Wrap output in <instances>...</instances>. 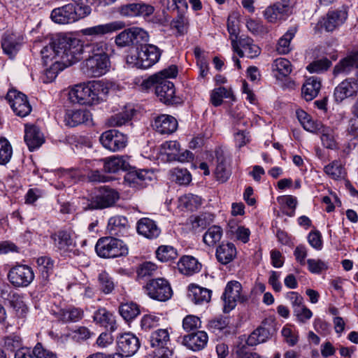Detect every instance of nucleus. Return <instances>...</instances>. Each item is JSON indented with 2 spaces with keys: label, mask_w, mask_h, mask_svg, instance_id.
Segmentation results:
<instances>
[{
  "label": "nucleus",
  "mask_w": 358,
  "mask_h": 358,
  "mask_svg": "<svg viewBox=\"0 0 358 358\" xmlns=\"http://www.w3.org/2000/svg\"><path fill=\"white\" fill-rule=\"evenodd\" d=\"M115 43L120 48L128 47L133 45L132 27L125 29L115 38Z\"/></svg>",
  "instance_id": "56"
},
{
  "label": "nucleus",
  "mask_w": 358,
  "mask_h": 358,
  "mask_svg": "<svg viewBox=\"0 0 358 358\" xmlns=\"http://www.w3.org/2000/svg\"><path fill=\"white\" fill-rule=\"evenodd\" d=\"M215 256L222 264L230 263L236 256V248L232 243H222L216 249Z\"/></svg>",
  "instance_id": "31"
},
{
  "label": "nucleus",
  "mask_w": 358,
  "mask_h": 358,
  "mask_svg": "<svg viewBox=\"0 0 358 358\" xmlns=\"http://www.w3.org/2000/svg\"><path fill=\"white\" fill-rule=\"evenodd\" d=\"M122 317L127 321L134 319L140 313L138 306L133 302L122 304L119 308Z\"/></svg>",
  "instance_id": "49"
},
{
  "label": "nucleus",
  "mask_w": 358,
  "mask_h": 358,
  "mask_svg": "<svg viewBox=\"0 0 358 358\" xmlns=\"http://www.w3.org/2000/svg\"><path fill=\"white\" fill-rule=\"evenodd\" d=\"M292 12L290 0H280L268 6L264 11V16L268 22L274 23L289 15Z\"/></svg>",
  "instance_id": "18"
},
{
  "label": "nucleus",
  "mask_w": 358,
  "mask_h": 358,
  "mask_svg": "<svg viewBox=\"0 0 358 358\" xmlns=\"http://www.w3.org/2000/svg\"><path fill=\"white\" fill-rule=\"evenodd\" d=\"M215 157L217 159V166L215 174L217 180L224 182H226L231 176V170L227 164L226 157L222 149L215 150Z\"/></svg>",
  "instance_id": "28"
},
{
  "label": "nucleus",
  "mask_w": 358,
  "mask_h": 358,
  "mask_svg": "<svg viewBox=\"0 0 358 358\" xmlns=\"http://www.w3.org/2000/svg\"><path fill=\"white\" fill-rule=\"evenodd\" d=\"M133 45H139L140 48L141 45L148 44L150 40V36L147 31L143 28L138 27H133Z\"/></svg>",
  "instance_id": "57"
},
{
  "label": "nucleus",
  "mask_w": 358,
  "mask_h": 358,
  "mask_svg": "<svg viewBox=\"0 0 358 358\" xmlns=\"http://www.w3.org/2000/svg\"><path fill=\"white\" fill-rule=\"evenodd\" d=\"M108 45L103 40L83 43L76 38H57L41 50L43 64L47 66L45 82L52 81L59 72L80 60L83 52L89 57H108Z\"/></svg>",
  "instance_id": "1"
},
{
  "label": "nucleus",
  "mask_w": 358,
  "mask_h": 358,
  "mask_svg": "<svg viewBox=\"0 0 358 358\" xmlns=\"http://www.w3.org/2000/svg\"><path fill=\"white\" fill-rule=\"evenodd\" d=\"M33 354L35 358H57L56 353L44 348L40 343H37L34 347Z\"/></svg>",
  "instance_id": "64"
},
{
  "label": "nucleus",
  "mask_w": 358,
  "mask_h": 358,
  "mask_svg": "<svg viewBox=\"0 0 358 358\" xmlns=\"http://www.w3.org/2000/svg\"><path fill=\"white\" fill-rule=\"evenodd\" d=\"M61 320L64 322H76L83 317V310L79 308L62 309L59 313Z\"/></svg>",
  "instance_id": "45"
},
{
  "label": "nucleus",
  "mask_w": 358,
  "mask_h": 358,
  "mask_svg": "<svg viewBox=\"0 0 358 358\" xmlns=\"http://www.w3.org/2000/svg\"><path fill=\"white\" fill-rule=\"evenodd\" d=\"M24 141L29 150L33 151L44 143V137L40 129L34 125H26Z\"/></svg>",
  "instance_id": "25"
},
{
  "label": "nucleus",
  "mask_w": 358,
  "mask_h": 358,
  "mask_svg": "<svg viewBox=\"0 0 358 358\" xmlns=\"http://www.w3.org/2000/svg\"><path fill=\"white\" fill-rule=\"evenodd\" d=\"M296 32L295 27L289 28L279 39L277 50L280 54H287L290 51V42Z\"/></svg>",
  "instance_id": "46"
},
{
  "label": "nucleus",
  "mask_w": 358,
  "mask_h": 358,
  "mask_svg": "<svg viewBox=\"0 0 358 358\" xmlns=\"http://www.w3.org/2000/svg\"><path fill=\"white\" fill-rule=\"evenodd\" d=\"M84 17V15L73 3L56 8L51 13L52 20L58 24H69Z\"/></svg>",
  "instance_id": "9"
},
{
  "label": "nucleus",
  "mask_w": 358,
  "mask_h": 358,
  "mask_svg": "<svg viewBox=\"0 0 358 358\" xmlns=\"http://www.w3.org/2000/svg\"><path fill=\"white\" fill-rule=\"evenodd\" d=\"M108 87L103 82L94 80L87 84H80L71 89L69 99L73 103L94 105L106 98Z\"/></svg>",
  "instance_id": "2"
},
{
  "label": "nucleus",
  "mask_w": 358,
  "mask_h": 358,
  "mask_svg": "<svg viewBox=\"0 0 358 358\" xmlns=\"http://www.w3.org/2000/svg\"><path fill=\"white\" fill-rule=\"evenodd\" d=\"M227 30L230 35L231 46L233 50L236 52L240 57H243V51L240 48L238 43V20L235 15H229L227 19Z\"/></svg>",
  "instance_id": "33"
},
{
  "label": "nucleus",
  "mask_w": 358,
  "mask_h": 358,
  "mask_svg": "<svg viewBox=\"0 0 358 358\" xmlns=\"http://www.w3.org/2000/svg\"><path fill=\"white\" fill-rule=\"evenodd\" d=\"M320 88V80L317 77H310L302 87V95L306 101H312L317 96Z\"/></svg>",
  "instance_id": "37"
},
{
  "label": "nucleus",
  "mask_w": 358,
  "mask_h": 358,
  "mask_svg": "<svg viewBox=\"0 0 358 358\" xmlns=\"http://www.w3.org/2000/svg\"><path fill=\"white\" fill-rule=\"evenodd\" d=\"M93 318L96 322L106 328H109L111 331H114L117 328L113 315L105 308L97 310Z\"/></svg>",
  "instance_id": "38"
},
{
  "label": "nucleus",
  "mask_w": 358,
  "mask_h": 358,
  "mask_svg": "<svg viewBox=\"0 0 358 358\" xmlns=\"http://www.w3.org/2000/svg\"><path fill=\"white\" fill-rule=\"evenodd\" d=\"M152 173L147 170L134 171L127 173L124 181L132 187H143L152 180Z\"/></svg>",
  "instance_id": "26"
},
{
  "label": "nucleus",
  "mask_w": 358,
  "mask_h": 358,
  "mask_svg": "<svg viewBox=\"0 0 358 358\" xmlns=\"http://www.w3.org/2000/svg\"><path fill=\"white\" fill-rule=\"evenodd\" d=\"M179 271L185 275H192L201 269V264L192 256H183L178 263Z\"/></svg>",
  "instance_id": "36"
},
{
  "label": "nucleus",
  "mask_w": 358,
  "mask_h": 358,
  "mask_svg": "<svg viewBox=\"0 0 358 358\" xmlns=\"http://www.w3.org/2000/svg\"><path fill=\"white\" fill-rule=\"evenodd\" d=\"M146 294L152 299L166 301L173 294L169 282L164 278L150 280L145 286Z\"/></svg>",
  "instance_id": "8"
},
{
  "label": "nucleus",
  "mask_w": 358,
  "mask_h": 358,
  "mask_svg": "<svg viewBox=\"0 0 358 358\" xmlns=\"http://www.w3.org/2000/svg\"><path fill=\"white\" fill-rule=\"evenodd\" d=\"M8 278L10 282L15 287H27L33 281L34 274L31 267L18 265L9 271Z\"/></svg>",
  "instance_id": "15"
},
{
  "label": "nucleus",
  "mask_w": 358,
  "mask_h": 358,
  "mask_svg": "<svg viewBox=\"0 0 358 358\" xmlns=\"http://www.w3.org/2000/svg\"><path fill=\"white\" fill-rule=\"evenodd\" d=\"M119 193L111 188L103 187L99 194L93 197L85 209H103L113 206L119 199Z\"/></svg>",
  "instance_id": "11"
},
{
  "label": "nucleus",
  "mask_w": 358,
  "mask_h": 358,
  "mask_svg": "<svg viewBox=\"0 0 358 358\" xmlns=\"http://www.w3.org/2000/svg\"><path fill=\"white\" fill-rule=\"evenodd\" d=\"M223 98H229L234 100V96L231 90L224 87H220L212 91L210 94V101L214 106L221 105Z\"/></svg>",
  "instance_id": "47"
},
{
  "label": "nucleus",
  "mask_w": 358,
  "mask_h": 358,
  "mask_svg": "<svg viewBox=\"0 0 358 358\" xmlns=\"http://www.w3.org/2000/svg\"><path fill=\"white\" fill-rule=\"evenodd\" d=\"M137 57L135 66L140 69H148L157 63L162 50L153 44H145L137 48Z\"/></svg>",
  "instance_id": "7"
},
{
  "label": "nucleus",
  "mask_w": 358,
  "mask_h": 358,
  "mask_svg": "<svg viewBox=\"0 0 358 358\" xmlns=\"http://www.w3.org/2000/svg\"><path fill=\"white\" fill-rule=\"evenodd\" d=\"M126 27L124 22L121 20L112 21L106 24H100L87 27L80 31L81 35L85 37V42L98 41L96 39L107 34L123 29Z\"/></svg>",
  "instance_id": "4"
},
{
  "label": "nucleus",
  "mask_w": 358,
  "mask_h": 358,
  "mask_svg": "<svg viewBox=\"0 0 358 358\" xmlns=\"http://www.w3.org/2000/svg\"><path fill=\"white\" fill-rule=\"evenodd\" d=\"M319 134H321V141L325 148L331 150L336 148L334 132L331 128L324 126Z\"/></svg>",
  "instance_id": "54"
},
{
  "label": "nucleus",
  "mask_w": 358,
  "mask_h": 358,
  "mask_svg": "<svg viewBox=\"0 0 358 358\" xmlns=\"http://www.w3.org/2000/svg\"><path fill=\"white\" fill-rule=\"evenodd\" d=\"M331 65V62L327 58H322L311 62L306 69L310 73H322L327 71Z\"/></svg>",
  "instance_id": "58"
},
{
  "label": "nucleus",
  "mask_w": 358,
  "mask_h": 358,
  "mask_svg": "<svg viewBox=\"0 0 358 358\" xmlns=\"http://www.w3.org/2000/svg\"><path fill=\"white\" fill-rule=\"evenodd\" d=\"M98 281L99 288L104 294H108L113 291L115 288L114 282L106 271H102L99 274Z\"/></svg>",
  "instance_id": "55"
},
{
  "label": "nucleus",
  "mask_w": 358,
  "mask_h": 358,
  "mask_svg": "<svg viewBox=\"0 0 358 358\" xmlns=\"http://www.w3.org/2000/svg\"><path fill=\"white\" fill-rule=\"evenodd\" d=\"M211 290L197 285L191 284L189 286L188 296L196 305L208 303L211 299Z\"/></svg>",
  "instance_id": "30"
},
{
  "label": "nucleus",
  "mask_w": 358,
  "mask_h": 358,
  "mask_svg": "<svg viewBox=\"0 0 358 358\" xmlns=\"http://www.w3.org/2000/svg\"><path fill=\"white\" fill-rule=\"evenodd\" d=\"M1 48L10 58L14 57L20 48V38L13 33H6L1 41Z\"/></svg>",
  "instance_id": "29"
},
{
  "label": "nucleus",
  "mask_w": 358,
  "mask_h": 358,
  "mask_svg": "<svg viewBox=\"0 0 358 358\" xmlns=\"http://www.w3.org/2000/svg\"><path fill=\"white\" fill-rule=\"evenodd\" d=\"M182 206L189 210L194 211L197 210L201 205V198L193 194H187L180 198Z\"/></svg>",
  "instance_id": "51"
},
{
  "label": "nucleus",
  "mask_w": 358,
  "mask_h": 358,
  "mask_svg": "<svg viewBox=\"0 0 358 358\" xmlns=\"http://www.w3.org/2000/svg\"><path fill=\"white\" fill-rule=\"evenodd\" d=\"M118 356L129 357L134 355L140 348L138 338L131 332L120 334L117 337Z\"/></svg>",
  "instance_id": "14"
},
{
  "label": "nucleus",
  "mask_w": 358,
  "mask_h": 358,
  "mask_svg": "<svg viewBox=\"0 0 358 358\" xmlns=\"http://www.w3.org/2000/svg\"><path fill=\"white\" fill-rule=\"evenodd\" d=\"M90 112L83 110H68L64 117L66 125L73 127L90 120Z\"/></svg>",
  "instance_id": "35"
},
{
  "label": "nucleus",
  "mask_w": 358,
  "mask_h": 358,
  "mask_svg": "<svg viewBox=\"0 0 358 358\" xmlns=\"http://www.w3.org/2000/svg\"><path fill=\"white\" fill-rule=\"evenodd\" d=\"M223 235L222 229L217 225L209 227L203 236V243L209 246L213 247L220 242Z\"/></svg>",
  "instance_id": "40"
},
{
  "label": "nucleus",
  "mask_w": 358,
  "mask_h": 358,
  "mask_svg": "<svg viewBox=\"0 0 358 358\" xmlns=\"http://www.w3.org/2000/svg\"><path fill=\"white\" fill-rule=\"evenodd\" d=\"M99 141L106 149L112 152H117L127 146L128 138L127 135L118 130L110 129L101 135Z\"/></svg>",
  "instance_id": "13"
},
{
  "label": "nucleus",
  "mask_w": 358,
  "mask_h": 358,
  "mask_svg": "<svg viewBox=\"0 0 358 358\" xmlns=\"http://www.w3.org/2000/svg\"><path fill=\"white\" fill-rule=\"evenodd\" d=\"M53 244L59 253L69 257H75L83 254L78 249H76V242L72 237L70 231L59 230L50 236Z\"/></svg>",
  "instance_id": "5"
},
{
  "label": "nucleus",
  "mask_w": 358,
  "mask_h": 358,
  "mask_svg": "<svg viewBox=\"0 0 358 358\" xmlns=\"http://www.w3.org/2000/svg\"><path fill=\"white\" fill-rule=\"evenodd\" d=\"M136 229L140 235L149 239L158 237L161 232L155 221L148 217L141 218L138 221Z\"/></svg>",
  "instance_id": "27"
},
{
  "label": "nucleus",
  "mask_w": 358,
  "mask_h": 358,
  "mask_svg": "<svg viewBox=\"0 0 358 358\" xmlns=\"http://www.w3.org/2000/svg\"><path fill=\"white\" fill-rule=\"evenodd\" d=\"M201 326L200 318L194 315H187L182 321V327L186 331H193Z\"/></svg>",
  "instance_id": "61"
},
{
  "label": "nucleus",
  "mask_w": 358,
  "mask_h": 358,
  "mask_svg": "<svg viewBox=\"0 0 358 358\" xmlns=\"http://www.w3.org/2000/svg\"><path fill=\"white\" fill-rule=\"evenodd\" d=\"M180 150V145L176 141H166L160 146V152L167 156L168 161H173Z\"/></svg>",
  "instance_id": "44"
},
{
  "label": "nucleus",
  "mask_w": 358,
  "mask_h": 358,
  "mask_svg": "<svg viewBox=\"0 0 358 358\" xmlns=\"http://www.w3.org/2000/svg\"><path fill=\"white\" fill-rule=\"evenodd\" d=\"M6 99L16 115L24 117L31 112V106L24 94L11 90L8 92Z\"/></svg>",
  "instance_id": "12"
},
{
  "label": "nucleus",
  "mask_w": 358,
  "mask_h": 358,
  "mask_svg": "<svg viewBox=\"0 0 358 358\" xmlns=\"http://www.w3.org/2000/svg\"><path fill=\"white\" fill-rule=\"evenodd\" d=\"M13 148L10 142L5 138H0V165L7 164L11 159Z\"/></svg>",
  "instance_id": "53"
},
{
  "label": "nucleus",
  "mask_w": 358,
  "mask_h": 358,
  "mask_svg": "<svg viewBox=\"0 0 358 358\" xmlns=\"http://www.w3.org/2000/svg\"><path fill=\"white\" fill-rule=\"evenodd\" d=\"M358 93V75L357 78H348L340 83L334 89V99L338 103L348 98L354 97Z\"/></svg>",
  "instance_id": "16"
},
{
  "label": "nucleus",
  "mask_w": 358,
  "mask_h": 358,
  "mask_svg": "<svg viewBox=\"0 0 358 358\" xmlns=\"http://www.w3.org/2000/svg\"><path fill=\"white\" fill-rule=\"evenodd\" d=\"M152 127L159 134H171L176 131L178 121L171 115H161L155 119Z\"/></svg>",
  "instance_id": "22"
},
{
  "label": "nucleus",
  "mask_w": 358,
  "mask_h": 358,
  "mask_svg": "<svg viewBox=\"0 0 358 358\" xmlns=\"http://www.w3.org/2000/svg\"><path fill=\"white\" fill-rule=\"evenodd\" d=\"M108 230L113 236H123L129 228V222L124 216H115L109 219Z\"/></svg>",
  "instance_id": "32"
},
{
  "label": "nucleus",
  "mask_w": 358,
  "mask_h": 358,
  "mask_svg": "<svg viewBox=\"0 0 358 358\" xmlns=\"http://www.w3.org/2000/svg\"><path fill=\"white\" fill-rule=\"evenodd\" d=\"M324 171L326 174L334 180L343 178L345 175V169L338 161H334L325 166Z\"/></svg>",
  "instance_id": "50"
},
{
  "label": "nucleus",
  "mask_w": 358,
  "mask_h": 358,
  "mask_svg": "<svg viewBox=\"0 0 358 358\" xmlns=\"http://www.w3.org/2000/svg\"><path fill=\"white\" fill-rule=\"evenodd\" d=\"M157 266L151 262H145L139 264L136 273L139 278H144L152 275L157 270Z\"/></svg>",
  "instance_id": "59"
},
{
  "label": "nucleus",
  "mask_w": 358,
  "mask_h": 358,
  "mask_svg": "<svg viewBox=\"0 0 358 358\" xmlns=\"http://www.w3.org/2000/svg\"><path fill=\"white\" fill-rule=\"evenodd\" d=\"M273 331V321L265 319L262 324L249 336L246 341L247 345L255 346L266 342L272 336Z\"/></svg>",
  "instance_id": "19"
},
{
  "label": "nucleus",
  "mask_w": 358,
  "mask_h": 358,
  "mask_svg": "<svg viewBox=\"0 0 358 358\" xmlns=\"http://www.w3.org/2000/svg\"><path fill=\"white\" fill-rule=\"evenodd\" d=\"M172 176L175 181L180 185H187L192 180L191 175L187 169H175Z\"/></svg>",
  "instance_id": "62"
},
{
  "label": "nucleus",
  "mask_w": 358,
  "mask_h": 358,
  "mask_svg": "<svg viewBox=\"0 0 358 358\" xmlns=\"http://www.w3.org/2000/svg\"><path fill=\"white\" fill-rule=\"evenodd\" d=\"M155 94L164 103L174 104L177 103V98L175 96V86L173 83L169 80H160L155 86Z\"/></svg>",
  "instance_id": "21"
},
{
  "label": "nucleus",
  "mask_w": 358,
  "mask_h": 358,
  "mask_svg": "<svg viewBox=\"0 0 358 358\" xmlns=\"http://www.w3.org/2000/svg\"><path fill=\"white\" fill-rule=\"evenodd\" d=\"M110 62L108 57H89L82 64V70L89 77H100L108 71Z\"/></svg>",
  "instance_id": "10"
},
{
  "label": "nucleus",
  "mask_w": 358,
  "mask_h": 358,
  "mask_svg": "<svg viewBox=\"0 0 358 358\" xmlns=\"http://www.w3.org/2000/svg\"><path fill=\"white\" fill-rule=\"evenodd\" d=\"M347 17L348 13L345 9L329 10L320 21L321 27L327 31H332L342 25Z\"/></svg>",
  "instance_id": "20"
},
{
  "label": "nucleus",
  "mask_w": 358,
  "mask_h": 358,
  "mask_svg": "<svg viewBox=\"0 0 358 358\" xmlns=\"http://www.w3.org/2000/svg\"><path fill=\"white\" fill-rule=\"evenodd\" d=\"M103 161L104 171L110 173H115L121 170H128L130 166L123 157L113 156L106 158Z\"/></svg>",
  "instance_id": "34"
},
{
  "label": "nucleus",
  "mask_w": 358,
  "mask_h": 358,
  "mask_svg": "<svg viewBox=\"0 0 358 358\" xmlns=\"http://www.w3.org/2000/svg\"><path fill=\"white\" fill-rule=\"evenodd\" d=\"M36 262L43 281L48 282L53 272L54 262L48 257H41Z\"/></svg>",
  "instance_id": "43"
},
{
  "label": "nucleus",
  "mask_w": 358,
  "mask_h": 358,
  "mask_svg": "<svg viewBox=\"0 0 358 358\" xmlns=\"http://www.w3.org/2000/svg\"><path fill=\"white\" fill-rule=\"evenodd\" d=\"M248 346L247 343L237 346L236 350L237 358H264L258 353L250 351Z\"/></svg>",
  "instance_id": "63"
},
{
  "label": "nucleus",
  "mask_w": 358,
  "mask_h": 358,
  "mask_svg": "<svg viewBox=\"0 0 358 358\" xmlns=\"http://www.w3.org/2000/svg\"><path fill=\"white\" fill-rule=\"evenodd\" d=\"M4 348L7 350L14 352L19 350V349L23 348L22 347V339L21 338L15 334H12L4 338Z\"/></svg>",
  "instance_id": "60"
},
{
  "label": "nucleus",
  "mask_w": 358,
  "mask_h": 358,
  "mask_svg": "<svg viewBox=\"0 0 358 358\" xmlns=\"http://www.w3.org/2000/svg\"><path fill=\"white\" fill-rule=\"evenodd\" d=\"M133 110H125L114 115H112L108 120V124L110 127H120L128 122L133 117Z\"/></svg>",
  "instance_id": "52"
},
{
  "label": "nucleus",
  "mask_w": 358,
  "mask_h": 358,
  "mask_svg": "<svg viewBox=\"0 0 358 358\" xmlns=\"http://www.w3.org/2000/svg\"><path fill=\"white\" fill-rule=\"evenodd\" d=\"M241 284L236 281L232 280L227 283L224 292L223 294V299L224 301V311L229 312L236 305L238 301H243L244 296L241 293Z\"/></svg>",
  "instance_id": "17"
},
{
  "label": "nucleus",
  "mask_w": 358,
  "mask_h": 358,
  "mask_svg": "<svg viewBox=\"0 0 358 358\" xmlns=\"http://www.w3.org/2000/svg\"><path fill=\"white\" fill-rule=\"evenodd\" d=\"M95 250L97 255L103 258H114L127 254V248L123 242L110 236L99 238Z\"/></svg>",
  "instance_id": "3"
},
{
  "label": "nucleus",
  "mask_w": 358,
  "mask_h": 358,
  "mask_svg": "<svg viewBox=\"0 0 358 358\" xmlns=\"http://www.w3.org/2000/svg\"><path fill=\"white\" fill-rule=\"evenodd\" d=\"M272 70L276 72L275 76L278 79L285 78L292 72V65L289 60L285 58H278L272 64Z\"/></svg>",
  "instance_id": "41"
},
{
  "label": "nucleus",
  "mask_w": 358,
  "mask_h": 358,
  "mask_svg": "<svg viewBox=\"0 0 358 358\" xmlns=\"http://www.w3.org/2000/svg\"><path fill=\"white\" fill-rule=\"evenodd\" d=\"M238 43L240 48L243 51V56L246 55L248 58H255L261 53V49L257 45L254 43V41L251 38L241 37L238 40Z\"/></svg>",
  "instance_id": "39"
},
{
  "label": "nucleus",
  "mask_w": 358,
  "mask_h": 358,
  "mask_svg": "<svg viewBox=\"0 0 358 358\" xmlns=\"http://www.w3.org/2000/svg\"><path fill=\"white\" fill-rule=\"evenodd\" d=\"M358 68V52H352L341 59L334 68L333 74L337 76L340 74L348 75L354 69Z\"/></svg>",
  "instance_id": "24"
},
{
  "label": "nucleus",
  "mask_w": 358,
  "mask_h": 358,
  "mask_svg": "<svg viewBox=\"0 0 358 358\" xmlns=\"http://www.w3.org/2000/svg\"><path fill=\"white\" fill-rule=\"evenodd\" d=\"M189 220L192 229L196 232L206 229L210 225L213 220V216L208 213H203L197 216H192Z\"/></svg>",
  "instance_id": "42"
},
{
  "label": "nucleus",
  "mask_w": 358,
  "mask_h": 358,
  "mask_svg": "<svg viewBox=\"0 0 358 358\" xmlns=\"http://www.w3.org/2000/svg\"><path fill=\"white\" fill-rule=\"evenodd\" d=\"M208 337L203 331H197L186 335L182 338V344L193 351H199L207 345Z\"/></svg>",
  "instance_id": "23"
},
{
  "label": "nucleus",
  "mask_w": 358,
  "mask_h": 358,
  "mask_svg": "<svg viewBox=\"0 0 358 358\" xmlns=\"http://www.w3.org/2000/svg\"><path fill=\"white\" fill-rule=\"evenodd\" d=\"M151 347L155 348L154 358H170L173 351L167 345L170 336L167 329H159L154 331L150 337Z\"/></svg>",
  "instance_id": "6"
},
{
  "label": "nucleus",
  "mask_w": 358,
  "mask_h": 358,
  "mask_svg": "<svg viewBox=\"0 0 358 358\" xmlns=\"http://www.w3.org/2000/svg\"><path fill=\"white\" fill-rule=\"evenodd\" d=\"M177 250L170 245H161L156 250V257L162 262H168L177 258Z\"/></svg>",
  "instance_id": "48"
}]
</instances>
